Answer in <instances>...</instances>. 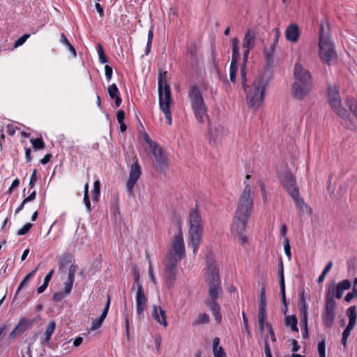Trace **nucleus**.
<instances>
[{
    "label": "nucleus",
    "mask_w": 357,
    "mask_h": 357,
    "mask_svg": "<svg viewBox=\"0 0 357 357\" xmlns=\"http://www.w3.org/2000/svg\"><path fill=\"white\" fill-rule=\"evenodd\" d=\"M206 282L208 284V296L205 304L209 307L217 323L222 321L220 306L217 303L220 295L222 294L219 271L215 262L209 261L207 266Z\"/></svg>",
    "instance_id": "obj_1"
},
{
    "label": "nucleus",
    "mask_w": 357,
    "mask_h": 357,
    "mask_svg": "<svg viewBox=\"0 0 357 357\" xmlns=\"http://www.w3.org/2000/svg\"><path fill=\"white\" fill-rule=\"evenodd\" d=\"M149 275L151 281L153 283L155 284L156 283V279H155V275L153 274V270L152 265H151V263H149Z\"/></svg>",
    "instance_id": "obj_56"
},
{
    "label": "nucleus",
    "mask_w": 357,
    "mask_h": 357,
    "mask_svg": "<svg viewBox=\"0 0 357 357\" xmlns=\"http://www.w3.org/2000/svg\"><path fill=\"white\" fill-rule=\"evenodd\" d=\"M53 273H54V270L52 269L45 275V277L44 278V281H43V283H45V285H48L50 281L52 279Z\"/></svg>",
    "instance_id": "obj_58"
},
{
    "label": "nucleus",
    "mask_w": 357,
    "mask_h": 357,
    "mask_svg": "<svg viewBox=\"0 0 357 357\" xmlns=\"http://www.w3.org/2000/svg\"><path fill=\"white\" fill-rule=\"evenodd\" d=\"M77 270V266L75 264H72L69 267L68 270V279L75 280V275Z\"/></svg>",
    "instance_id": "obj_50"
},
{
    "label": "nucleus",
    "mask_w": 357,
    "mask_h": 357,
    "mask_svg": "<svg viewBox=\"0 0 357 357\" xmlns=\"http://www.w3.org/2000/svg\"><path fill=\"white\" fill-rule=\"evenodd\" d=\"M171 100H163L162 98H160L159 100V105L160 109L164 112L166 120L169 125H172V114L169 109V104Z\"/></svg>",
    "instance_id": "obj_23"
},
{
    "label": "nucleus",
    "mask_w": 357,
    "mask_h": 357,
    "mask_svg": "<svg viewBox=\"0 0 357 357\" xmlns=\"http://www.w3.org/2000/svg\"><path fill=\"white\" fill-rule=\"evenodd\" d=\"M232 42V57L231 61L238 62L239 57V48H238V38H234Z\"/></svg>",
    "instance_id": "obj_28"
},
{
    "label": "nucleus",
    "mask_w": 357,
    "mask_h": 357,
    "mask_svg": "<svg viewBox=\"0 0 357 357\" xmlns=\"http://www.w3.org/2000/svg\"><path fill=\"white\" fill-rule=\"evenodd\" d=\"M299 310L301 314H307V305L306 303L299 304Z\"/></svg>",
    "instance_id": "obj_62"
},
{
    "label": "nucleus",
    "mask_w": 357,
    "mask_h": 357,
    "mask_svg": "<svg viewBox=\"0 0 357 357\" xmlns=\"http://www.w3.org/2000/svg\"><path fill=\"white\" fill-rule=\"evenodd\" d=\"M280 294L282 297V301L283 303V305L284 307V314L286 313L287 310V303L286 299V294H285V287H280Z\"/></svg>",
    "instance_id": "obj_48"
},
{
    "label": "nucleus",
    "mask_w": 357,
    "mask_h": 357,
    "mask_svg": "<svg viewBox=\"0 0 357 357\" xmlns=\"http://www.w3.org/2000/svg\"><path fill=\"white\" fill-rule=\"evenodd\" d=\"M294 82L291 87L292 96L297 100H302L310 91L312 82L310 72L296 63L294 69Z\"/></svg>",
    "instance_id": "obj_3"
},
{
    "label": "nucleus",
    "mask_w": 357,
    "mask_h": 357,
    "mask_svg": "<svg viewBox=\"0 0 357 357\" xmlns=\"http://www.w3.org/2000/svg\"><path fill=\"white\" fill-rule=\"evenodd\" d=\"M317 351L320 357H326V342L324 339L318 343Z\"/></svg>",
    "instance_id": "obj_41"
},
{
    "label": "nucleus",
    "mask_w": 357,
    "mask_h": 357,
    "mask_svg": "<svg viewBox=\"0 0 357 357\" xmlns=\"http://www.w3.org/2000/svg\"><path fill=\"white\" fill-rule=\"evenodd\" d=\"M249 216L247 215H238V213H235L233 223L231 225V231L233 234H243L245 230Z\"/></svg>",
    "instance_id": "obj_16"
},
{
    "label": "nucleus",
    "mask_w": 357,
    "mask_h": 357,
    "mask_svg": "<svg viewBox=\"0 0 357 357\" xmlns=\"http://www.w3.org/2000/svg\"><path fill=\"white\" fill-rule=\"evenodd\" d=\"M141 167L139 164L136 161L130 167L129 178L126 183V189L128 195H132L133 188L137 180L141 176Z\"/></svg>",
    "instance_id": "obj_14"
},
{
    "label": "nucleus",
    "mask_w": 357,
    "mask_h": 357,
    "mask_svg": "<svg viewBox=\"0 0 357 357\" xmlns=\"http://www.w3.org/2000/svg\"><path fill=\"white\" fill-rule=\"evenodd\" d=\"M275 44H272L268 49H264V54L266 61L268 64H271L273 61V54L275 52Z\"/></svg>",
    "instance_id": "obj_29"
},
{
    "label": "nucleus",
    "mask_w": 357,
    "mask_h": 357,
    "mask_svg": "<svg viewBox=\"0 0 357 357\" xmlns=\"http://www.w3.org/2000/svg\"><path fill=\"white\" fill-rule=\"evenodd\" d=\"M351 285V283L349 280H344L337 284V286L343 291L350 289Z\"/></svg>",
    "instance_id": "obj_49"
},
{
    "label": "nucleus",
    "mask_w": 357,
    "mask_h": 357,
    "mask_svg": "<svg viewBox=\"0 0 357 357\" xmlns=\"http://www.w3.org/2000/svg\"><path fill=\"white\" fill-rule=\"evenodd\" d=\"M33 225L31 223H26L17 231V234L18 236L25 235L31 229Z\"/></svg>",
    "instance_id": "obj_43"
},
{
    "label": "nucleus",
    "mask_w": 357,
    "mask_h": 357,
    "mask_svg": "<svg viewBox=\"0 0 357 357\" xmlns=\"http://www.w3.org/2000/svg\"><path fill=\"white\" fill-rule=\"evenodd\" d=\"M38 181V176H37V169H34L32 174L31 176L30 181L29 183V186L30 188H33L36 184V183Z\"/></svg>",
    "instance_id": "obj_45"
},
{
    "label": "nucleus",
    "mask_w": 357,
    "mask_h": 357,
    "mask_svg": "<svg viewBox=\"0 0 357 357\" xmlns=\"http://www.w3.org/2000/svg\"><path fill=\"white\" fill-rule=\"evenodd\" d=\"M150 150L155 158V168L156 170L159 172H166L169 167V160L165 151L159 144L155 145Z\"/></svg>",
    "instance_id": "obj_12"
},
{
    "label": "nucleus",
    "mask_w": 357,
    "mask_h": 357,
    "mask_svg": "<svg viewBox=\"0 0 357 357\" xmlns=\"http://www.w3.org/2000/svg\"><path fill=\"white\" fill-rule=\"evenodd\" d=\"M147 302L148 299L144 292L143 286H139V287H137L136 308L137 314L139 316L142 315L144 310L146 309Z\"/></svg>",
    "instance_id": "obj_17"
},
{
    "label": "nucleus",
    "mask_w": 357,
    "mask_h": 357,
    "mask_svg": "<svg viewBox=\"0 0 357 357\" xmlns=\"http://www.w3.org/2000/svg\"><path fill=\"white\" fill-rule=\"evenodd\" d=\"M133 275H134V284L132 287V290L134 289L135 287H139V286H142L141 282H140V275L139 271L137 268H135L133 271Z\"/></svg>",
    "instance_id": "obj_39"
},
{
    "label": "nucleus",
    "mask_w": 357,
    "mask_h": 357,
    "mask_svg": "<svg viewBox=\"0 0 357 357\" xmlns=\"http://www.w3.org/2000/svg\"><path fill=\"white\" fill-rule=\"evenodd\" d=\"M153 38V26H151V28L149 31V33H148V40H147V43H146V52H145L146 55H148L151 52Z\"/></svg>",
    "instance_id": "obj_34"
},
{
    "label": "nucleus",
    "mask_w": 357,
    "mask_h": 357,
    "mask_svg": "<svg viewBox=\"0 0 357 357\" xmlns=\"http://www.w3.org/2000/svg\"><path fill=\"white\" fill-rule=\"evenodd\" d=\"M107 92H108L109 97L112 99H114V98L119 96V89L115 84H112L110 86H109V87L107 89Z\"/></svg>",
    "instance_id": "obj_38"
},
{
    "label": "nucleus",
    "mask_w": 357,
    "mask_h": 357,
    "mask_svg": "<svg viewBox=\"0 0 357 357\" xmlns=\"http://www.w3.org/2000/svg\"><path fill=\"white\" fill-rule=\"evenodd\" d=\"M253 202L251 187L249 185H245L243 191L238 198L235 213H238L239 216L244 215L250 217L253 208Z\"/></svg>",
    "instance_id": "obj_7"
},
{
    "label": "nucleus",
    "mask_w": 357,
    "mask_h": 357,
    "mask_svg": "<svg viewBox=\"0 0 357 357\" xmlns=\"http://www.w3.org/2000/svg\"><path fill=\"white\" fill-rule=\"evenodd\" d=\"M286 39L290 42H297L299 37V29L295 24H291L287 27L285 31Z\"/></svg>",
    "instance_id": "obj_20"
},
{
    "label": "nucleus",
    "mask_w": 357,
    "mask_h": 357,
    "mask_svg": "<svg viewBox=\"0 0 357 357\" xmlns=\"http://www.w3.org/2000/svg\"><path fill=\"white\" fill-rule=\"evenodd\" d=\"M36 196V192L35 190H33L27 197L24 199V200L27 203L29 202H31L35 199Z\"/></svg>",
    "instance_id": "obj_63"
},
{
    "label": "nucleus",
    "mask_w": 357,
    "mask_h": 357,
    "mask_svg": "<svg viewBox=\"0 0 357 357\" xmlns=\"http://www.w3.org/2000/svg\"><path fill=\"white\" fill-rule=\"evenodd\" d=\"M256 33L254 30L248 29L243 38V47L252 50L255 45Z\"/></svg>",
    "instance_id": "obj_21"
},
{
    "label": "nucleus",
    "mask_w": 357,
    "mask_h": 357,
    "mask_svg": "<svg viewBox=\"0 0 357 357\" xmlns=\"http://www.w3.org/2000/svg\"><path fill=\"white\" fill-rule=\"evenodd\" d=\"M220 339L215 337L213 340V352L214 357H227L226 354L222 347L219 346Z\"/></svg>",
    "instance_id": "obj_25"
},
{
    "label": "nucleus",
    "mask_w": 357,
    "mask_h": 357,
    "mask_svg": "<svg viewBox=\"0 0 357 357\" xmlns=\"http://www.w3.org/2000/svg\"><path fill=\"white\" fill-rule=\"evenodd\" d=\"M110 302H111V297H110V296H107V300L105 303V307L102 310V312L98 318L93 320L91 330L95 331L101 326L102 322L104 321L105 319L106 318V317L107 315L108 310H109V305H110Z\"/></svg>",
    "instance_id": "obj_18"
},
{
    "label": "nucleus",
    "mask_w": 357,
    "mask_h": 357,
    "mask_svg": "<svg viewBox=\"0 0 357 357\" xmlns=\"http://www.w3.org/2000/svg\"><path fill=\"white\" fill-rule=\"evenodd\" d=\"M153 318L160 325L167 327L168 324L166 320L165 311L160 306L154 305L152 310Z\"/></svg>",
    "instance_id": "obj_19"
},
{
    "label": "nucleus",
    "mask_w": 357,
    "mask_h": 357,
    "mask_svg": "<svg viewBox=\"0 0 357 357\" xmlns=\"http://www.w3.org/2000/svg\"><path fill=\"white\" fill-rule=\"evenodd\" d=\"M125 119V112L123 110H119L116 113V119L118 123L123 122Z\"/></svg>",
    "instance_id": "obj_57"
},
{
    "label": "nucleus",
    "mask_w": 357,
    "mask_h": 357,
    "mask_svg": "<svg viewBox=\"0 0 357 357\" xmlns=\"http://www.w3.org/2000/svg\"><path fill=\"white\" fill-rule=\"evenodd\" d=\"M144 139L145 142L149 144V149H151L155 146V145H158L156 142L151 140V139L149 137V135L147 133H144Z\"/></svg>",
    "instance_id": "obj_53"
},
{
    "label": "nucleus",
    "mask_w": 357,
    "mask_h": 357,
    "mask_svg": "<svg viewBox=\"0 0 357 357\" xmlns=\"http://www.w3.org/2000/svg\"><path fill=\"white\" fill-rule=\"evenodd\" d=\"M98 53L99 56V60L101 63H106L107 62V57L105 54L102 46L100 44L98 45Z\"/></svg>",
    "instance_id": "obj_42"
},
{
    "label": "nucleus",
    "mask_w": 357,
    "mask_h": 357,
    "mask_svg": "<svg viewBox=\"0 0 357 357\" xmlns=\"http://www.w3.org/2000/svg\"><path fill=\"white\" fill-rule=\"evenodd\" d=\"M238 68V62L231 61L229 67V73H236Z\"/></svg>",
    "instance_id": "obj_61"
},
{
    "label": "nucleus",
    "mask_w": 357,
    "mask_h": 357,
    "mask_svg": "<svg viewBox=\"0 0 357 357\" xmlns=\"http://www.w3.org/2000/svg\"><path fill=\"white\" fill-rule=\"evenodd\" d=\"M291 198L294 200L296 206L300 209L302 212H307L310 214L312 213V209L310 208L303 201V199L301 197L299 192L294 191L291 195Z\"/></svg>",
    "instance_id": "obj_22"
},
{
    "label": "nucleus",
    "mask_w": 357,
    "mask_h": 357,
    "mask_svg": "<svg viewBox=\"0 0 357 357\" xmlns=\"http://www.w3.org/2000/svg\"><path fill=\"white\" fill-rule=\"evenodd\" d=\"M336 302L333 298V295L330 293L326 295V303L325 310L322 314V320L326 327L331 328L333 325L335 318Z\"/></svg>",
    "instance_id": "obj_11"
},
{
    "label": "nucleus",
    "mask_w": 357,
    "mask_h": 357,
    "mask_svg": "<svg viewBox=\"0 0 357 357\" xmlns=\"http://www.w3.org/2000/svg\"><path fill=\"white\" fill-rule=\"evenodd\" d=\"M331 288L328 289V292L330 293V295H333V297L335 296L337 299H340L342 297L344 291L340 288L337 285L336 287H333L332 291H331ZM328 293H327L328 294Z\"/></svg>",
    "instance_id": "obj_37"
},
{
    "label": "nucleus",
    "mask_w": 357,
    "mask_h": 357,
    "mask_svg": "<svg viewBox=\"0 0 357 357\" xmlns=\"http://www.w3.org/2000/svg\"><path fill=\"white\" fill-rule=\"evenodd\" d=\"M297 318L295 315L287 316L284 318V324L286 326H289L292 331L298 332L297 327Z\"/></svg>",
    "instance_id": "obj_26"
},
{
    "label": "nucleus",
    "mask_w": 357,
    "mask_h": 357,
    "mask_svg": "<svg viewBox=\"0 0 357 357\" xmlns=\"http://www.w3.org/2000/svg\"><path fill=\"white\" fill-rule=\"evenodd\" d=\"M74 280L68 279V281L64 283V293L66 295H68L72 290Z\"/></svg>",
    "instance_id": "obj_44"
},
{
    "label": "nucleus",
    "mask_w": 357,
    "mask_h": 357,
    "mask_svg": "<svg viewBox=\"0 0 357 357\" xmlns=\"http://www.w3.org/2000/svg\"><path fill=\"white\" fill-rule=\"evenodd\" d=\"M284 252H285L286 255L289 257V259H290L291 258V248H290L289 240L287 237H285L284 239Z\"/></svg>",
    "instance_id": "obj_47"
},
{
    "label": "nucleus",
    "mask_w": 357,
    "mask_h": 357,
    "mask_svg": "<svg viewBox=\"0 0 357 357\" xmlns=\"http://www.w3.org/2000/svg\"><path fill=\"white\" fill-rule=\"evenodd\" d=\"M247 66L245 63L241 66V82L246 94V100L250 108L257 109L263 102L264 92L268 81L264 76L259 75L253 81L251 86L247 84Z\"/></svg>",
    "instance_id": "obj_2"
},
{
    "label": "nucleus",
    "mask_w": 357,
    "mask_h": 357,
    "mask_svg": "<svg viewBox=\"0 0 357 357\" xmlns=\"http://www.w3.org/2000/svg\"><path fill=\"white\" fill-rule=\"evenodd\" d=\"M210 318L207 314H200L197 319L193 322V325L208 324Z\"/></svg>",
    "instance_id": "obj_36"
},
{
    "label": "nucleus",
    "mask_w": 357,
    "mask_h": 357,
    "mask_svg": "<svg viewBox=\"0 0 357 357\" xmlns=\"http://www.w3.org/2000/svg\"><path fill=\"white\" fill-rule=\"evenodd\" d=\"M100 194V183L99 181H96L93 183V190L91 193L92 200L98 202Z\"/></svg>",
    "instance_id": "obj_33"
},
{
    "label": "nucleus",
    "mask_w": 357,
    "mask_h": 357,
    "mask_svg": "<svg viewBox=\"0 0 357 357\" xmlns=\"http://www.w3.org/2000/svg\"><path fill=\"white\" fill-rule=\"evenodd\" d=\"M52 155L50 153H47L40 160V162L43 165H45L50 162Z\"/></svg>",
    "instance_id": "obj_59"
},
{
    "label": "nucleus",
    "mask_w": 357,
    "mask_h": 357,
    "mask_svg": "<svg viewBox=\"0 0 357 357\" xmlns=\"http://www.w3.org/2000/svg\"><path fill=\"white\" fill-rule=\"evenodd\" d=\"M66 296V295L65 294L64 292H56L53 294L52 299L56 302H59L61 301Z\"/></svg>",
    "instance_id": "obj_51"
},
{
    "label": "nucleus",
    "mask_w": 357,
    "mask_h": 357,
    "mask_svg": "<svg viewBox=\"0 0 357 357\" xmlns=\"http://www.w3.org/2000/svg\"><path fill=\"white\" fill-rule=\"evenodd\" d=\"M171 255L177 262L185 257V249L181 228H179L178 233L173 237L172 250L168 252L167 257H169Z\"/></svg>",
    "instance_id": "obj_9"
},
{
    "label": "nucleus",
    "mask_w": 357,
    "mask_h": 357,
    "mask_svg": "<svg viewBox=\"0 0 357 357\" xmlns=\"http://www.w3.org/2000/svg\"><path fill=\"white\" fill-rule=\"evenodd\" d=\"M349 319H357L356 309L355 306H351L347 311Z\"/></svg>",
    "instance_id": "obj_46"
},
{
    "label": "nucleus",
    "mask_w": 357,
    "mask_h": 357,
    "mask_svg": "<svg viewBox=\"0 0 357 357\" xmlns=\"http://www.w3.org/2000/svg\"><path fill=\"white\" fill-rule=\"evenodd\" d=\"M178 263L172 255L169 257H166L163 270V280L168 289H172L174 287L177 278Z\"/></svg>",
    "instance_id": "obj_8"
},
{
    "label": "nucleus",
    "mask_w": 357,
    "mask_h": 357,
    "mask_svg": "<svg viewBox=\"0 0 357 357\" xmlns=\"http://www.w3.org/2000/svg\"><path fill=\"white\" fill-rule=\"evenodd\" d=\"M29 37V34H24L22 36H21L20 38H18L15 41V47H17L18 46H20V45H23Z\"/></svg>",
    "instance_id": "obj_52"
},
{
    "label": "nucleus",
    "mask_w": 357,
    "mask_h": 357,
    "mask_svg": "<svg viewBox=\"0 0 357 357\" xmlns=\"http://www.w3.org/2000/svg\"><path fill=\"white\" fill-rule=\"evenodd\" d=\"M238 235V241L241 245H245L248 243L247 236L243 235V234H237Z\"/></svg>",
    "instance_id": "obj_60"
},
{
    "label": "nucleus",
    "mask_w": 357,
    "mask_h": 357,
    "mask_svg": "<svg viewBox=\"0 0 357 357\" xmlns=\"http://www.w3.org/2000/svg\"><path fill=\"white\" fill-rule=\"evenodd\" d=\"M319 55L321 60L330 65L331 61L336 58V52L333 43L329 37L328 28H326L324 22L320 24Z\"/></svg>",
    "instance_id": "obj_5"
},
{
    "label": "nucleus",
    "mask_w": 357,
    "mask_h": 357,
    "mask_svg": "<svg viewBox=\"0 0 357 357\" xmlns=\"http://www.w3.org/2000/svg\"><path fill=\"white\" fill-rule=\"evenodd\" d=\"M328 100L331 108L342 118L347 116V111L342 106L340 93L335 86L328 89Z\"/></svg>",
    "instance_id": "obj_10"
},
{
    "label": "nucleus",
    "mask_w": 357,
    "mask_h": 357,
    "mask_svg": "<svg viewBox=\"0 0 357 357\" xmlns=\"http://www.w3.org/2000/svg\"><path fill=\"white\" fill-rule=\"evenodd\" d=\"M56 329V322L55 321L52 320L51 321L45 330V341L47 342H49V341L51 339L52 335L54 333V331Z\"/></svg>",
    "instance_id": "obj_27"
},
{
    "label": "nucleus",
    "mask_w": 357,
    "mask_h": 357,
    "mask_svg": "<svg viewBox=\"0 0 357 357\" xmlns=\"http://www.w3.org/2000/svg\"><path fill=\"white\" fill-rule=\"evenodd\" d=\"M188 222L190 243L193 248V253L196 254L203 234V220L197 204L189 211Z\"/></svg>",
    "instance_id": "obj_4"
},
{
    "label": "nucleus",
    "mask_w": 357,
    "mask_h": 357,
    "mask_svg": "<svg viewBox=\"0 0 357 357\" xmlns=\"http://www.w3.org/2000/svg\"><path fill=\"white\" fill-rule=\"evenodd\" d=\"M84 203L88 212L91 211V202L89 195H84Z\"/></svg>",
    "instance_id": "obj_55"
},
{
    "label": "nucleus",
    "mask_w": 357,
    "mask_h": 357,
    "mask_svg": "<svg viewBox=\"0 0 357 357\" xmlns=\"http://www.w3.org/2000/svg\"><path fill=\"white\" fill-rule=\"evenodd\" d=\"M188 98L197 120L201 123H204L208 115L200 88L195 84L192 85L188 91Z\"/></svg>",
    "instance_id": "obj_6"
},
{
    "label": "nucleus",
    "mask_w": 357,
    "mask_h": 357,
    "mask_svg": "<svg viewBox=\"0 0 357 357\" xmlns=\"http://www.w3.org/2000/svg\"><path fill=\"white\" fill-rule=\"evenodd\" d=\"M35 320H29L23 317L20 320L18 324L15 326V330H18V333H22L33 324Z\"/></svg>",
    "instance_id": "obj_24"
},
{
    "label": "nucleus",
    "mask_w": 357,
    "mask_h": 357,
    "mask_svg": "<svg viewBox=\"0 0 357 357\" xmlns=\"http://www.w3.org/2000/svg\"><path fill=\"white\" fill-rule=\"evenodd\" d=\"M280 181L282 186L285 188L287 193L291 196L293 192L295 190L299 192L298 187L297 186L296 178L290 172H284L280 177Z\"/></svg>",
    "instance_id": "obj_15"
},
{
    "label": "nucleus",
    "mask_w": 357,
    "mask_h": 357,
    "mask_svg": "<svg viewBox=\"0 0 357 357\" xmlns=\"http://www.w3.org/2000/svg\"><path fill=\"white\" fill-rule=\"evenodd\" d=\"M105 76L107 80H110L112 77V68L111 66L106 65L105 66Z\"/></svg>",
    "instance_id": "obj_54"
},
{
    "label": "nucleus",
    "mask_w": 357,
    "mask_h": 357,
    "mask_svg": "<svg viewBox=\"0 0 357 357\" xmlns=\"http://www.w3.org/2000/svg\"><path fill=\"white\" fill-rule=\"evenodd\" d=\"M31 142L35 151L41 150L45 148V143L41 137L31 139Z\"/></svg>",
    "instance_id": "obj_35"
},
{
    "label": "nucleus",
    "mask_w": 357,
    "mask_h": 357,
    "mask_svg": "<svg viewBox=\"0 0 357 357\" xmlns=\"http://www.w3.org/2000/svg\"><path fill=\"white\" fill-rule=\"evenodd\" d=\"M264 351L266 357H272L270 347L267 342H265Z\"/></svg>",
    "instance_id": "obj_64"
},
{
    "label": "nucleus",
    "mask_w": 357,
    "mask_h": 357,
    "mask_svg": "<svg viewBox=\"0 0 357 357\" xmlns=\"http://www.w3.org/2000/svg\"><path fill=\"white\" fill-rule=\"evenodd\" d=\"M167 72H160L158 77V93L159 100L162 98L163 100H172L171 89L167 84Z\"/></svg>",
    "instance_id": "obj_13"
},
{
    "label": "nucleus",
    "mask_w": 357,
    "mask_h": 357,
    "mask_svg": "<svg viewBox=\"0 0 357 357\" xmlns=\"http://www.w3.org/2000/svg\"><path fill=\"white\" fill-rule=\"evenodd\" d=\"M72 260V255L70 253H64L59 258V265L61 268L66 267Z\"/></svg>",
    "instance_id": "obj_31"
},
{
    "label": "nucleus",
    "mask_w": 357,
    "mask_h": 357,
    "mask_svg": "<svg viewBox=\"0 0 357 357\" xmlns=\"http://www.w3.org/2000/svg\"><path fill=\"white\" fill-rule=\"evenodd\" d=\"M259 307L266 308V289L263 286L260 290Z\"/></svg>",
    "instance_id": "obj_40"
},
{
    "label": "nucleus",
    "mask_w": 357,
    "mask_h": 357,
    "mask_svg": "<svg viewBox=\"0 0 357 357\" xmlns=\"http://www.w3.org/2000/svg\"><path fill=\"white\" fill-rule=\"evenodd\" d=\"M37 271V268L33 270L32 271H31L29 274H27L25 278L22 280V281L20 282L17 291H16V293H15V296L21 291V289L25 286L27 284L28 282L29 281V280L34 275L35 273Z\"/></svg>",
    "instance_id": "obj_32"
},
{
    "label": "nucleus",
    "mask_w": 357,
    "mask_h": 357,
    "mask_svg": "<svg viewBox=\"0 0 357 357\" xmlns=\"http://www.w3.org/2000/svg\"><path fill=\"white\" fill-rule=\"evenodd\" d=\"M266 308L259 307V313H258V323L259 327L261 333L264 331V321L266 317Z\"/></svg>",
    "instance_id": "obj_30"
}]
</instances>
